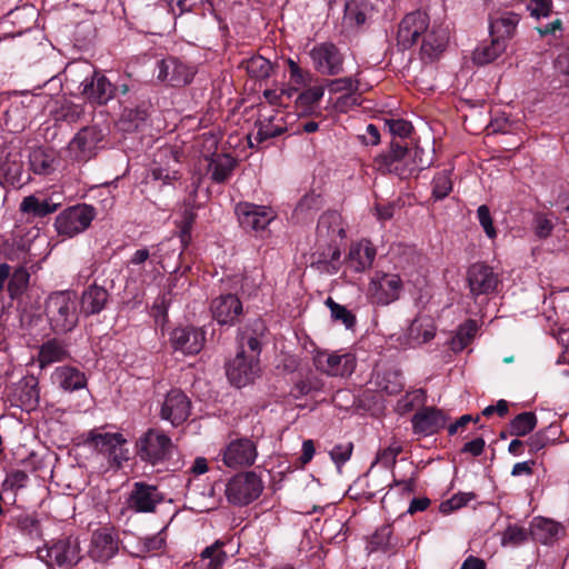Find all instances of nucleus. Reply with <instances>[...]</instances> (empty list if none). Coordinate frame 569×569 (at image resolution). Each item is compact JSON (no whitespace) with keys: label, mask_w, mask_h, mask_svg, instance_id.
I'll return each mask as SVG.
<instances>
[{"label":"nucleus","mask_w":569,"mask_h":569,"mask_svg":"<svg viewBox=\"0 0 569 569\" xmlns=\"http://www.w3.org/2000/svg\"><path fill=\"white\" fill-rule=\"evenodd\" d=\"M81 86L82 96L92 103L104 104L114 93L112 83L99 72H93L92 77L84 79Z\"/></svg>","instance_id":"23"},{"label":"nucleus","mask_w":569,"mask_h":569,"mask_svg":"<svg viewBox=\"0 0 569 569\" xmlns=\"http://www.w3.org/2000/svg\"><path fill=\"white\" fill-rule=\"evenodd\" d=\"M174 350L186 355H194L201 351L206 341V333L202 329L194 327L176 328L170 336Z\"/></svg>","instance_id":"19"},{"label":"nucleus","mask_w":569,"mask_h":569,"mask_svg":"<svg viewBox=\"0 0 569 569\" xmlns=\"http://www.w3.org/2000/svg\"><path fill=\"white\" fill-rule=\"evenodd\" d=\"M401 451V443L398 441H392L387 448L378 452L375 463H379L385 468H389L396 462V458Z\"/></svg>","instance_id":"52"},{"label":"nucleus","mask_w":569,"mask_h":569,"mask_svg":"<svg viewBox=\"0 0 569 569\" xmlns=\"http://www.w3.org/2000/svg\"><path fill=\"white\" fill-rule=\"evenodd\" d=\"M552 430V426H549L548 429L538 431L533 436H531L526 442L530 451L538 452L539 450L548 446L550 442H552V439L547 435V432H551Z\"/></svg>","instance_id":"62"},{"label":"nucleus","mask_w":569,"mask_h":569,"mask_svg":"<svg viewBox=\"0 0 569 569\" xmlns=\"http://www.w3.org/2000/svg\"><path fill=\"white\" fill-rule=\"evenodd\" d=\"M162 501L163 495L157 486L137 481L126 498V507L134 512L148 513L153 512Z\"/></svg>","instance_id":"9"},{"label":"nucleus","mask_w":569,"mask_h":569,"mask_svg":"<svg viewBox=\"0 0 569 569\" xmlns=\"http://www.w3.org/2000/svg\"><path fill=\"white\" fill-rule=\"evenodd\" d=\"M28 475L22 470H13L9 472L3 481L4 490H18L26 487Z\"/></svg>","instance_id":"61"},{"label":"nucleus","mask_w":569,"mask_h":569,"mask_svg":"<svg viewBox=\"0 0 569 569\" xmlns=\"http://www.w3.org/2000/svg\"><path fill=\"white\" fill-rule=\"evenodd\" d=\"M389 131L397 137L406 138L409 137L412 131V126L409 121L403 119H390L386 121Z\"/></svg>","instance_id":"63"},{"label":"nucleus","mask_w":569,"mask_h":569,"mask_svg":"<svg viewBox=\"0 0 569 569\" xmlns=\"http://www.w3.org/2000/svg\"><path fill=\"white\" fill-rule=\"evenodd\" d=\"M87 440L96 450L107 455L118 467L129 460V450L124 448L127 439L122 433H101L92 430L88 433Z\"/></svg>","instance_id":"8"},{"label":"nucleus","mask_w":569,"mask_h":569,"mask_svg":"<svg viewBox=\"0 0 569 569\" xmlns=\"http://www.w3.org/2000/svg\"><path fill=\"white\" fill-rule=\"evenodd\" d=\"M194 72L176 58H167L158 62V80L174 87L189 83Z\"/></svg>","instance_id":"22"},{"label":"nucleus","mask_w":569,"mask_h":569,"mask_svg":"<svg viewBox=\"0 0 569 569\" xmlns=\"http://www.w3.org/2000/svg\"><path fill=\"white\" fill-rule=\"evenodd\" d=\"M371 6L367 0H351L346 3L345 23L348 26H360L366 22L371 13Z\"/></svg>","instance_id":"39"},{"label":"nucleus","mask_w":569,"mask_h":569,"mask_svg":"<svg viewBox=\"0 0 569 569\" xmlns=\"http://www.w3.org/2000/svg\"><path fill=\"white\" fill-rule=\"evenodd\" d=\"M80 545L77 538H63L53 542L50 547L39 550L38 556L46 561L49 567H71L80 558Z\"/></svg>","instance_id":"7"},{"label":"nucleus","mask_w":569,"mask_h":569,"mask_svg":"<svg viewBox=\"0 0 569 569\" xmlns=\"http://www.w3.org/2000/svg\"><path fill=\"white\" fill-rule=\"evenodd\" d=\"M136 450L142 461L158 465L171 457L173 443L162 430L150 428L137 440Z\"/></svg>","instance_id":"3"},{"label":"nucleus","mask_w":569,"mask_h":569,"mask_svg":"<svg viewBox=\"0 0 569 569\" xmlns=\"http://www.w3.org/2000/svg\"><path fill=\"white\" fill-rule=\"evenodd\" d=\"M498 282V276L487 264L475 263L468 270V284L475 296L488 295L495 291Z\"/></svg>","instance_id":"21"},{"label":"nucleus","mask_w":569,"mask_h":569,"mask_svg":"<svg viewBox=\"0 0 569 569\" xmlns=\"http://www.w3.org/2000/svg\"><path fill=\"white\" fill-rule=\"evenodd\" d=\"M118 539L109 529L93 532L89 555L94 561L106 562L118 552Z\"/></svg>","instance_id":"24"},{"label":"nucleus","mask_w":569,"mask_h":569,"mask_svg":"<svg viewBox=\"0 0 569 569\" xmlns=\"http://www.w3.org/2000/svg\"><path fill=\"white\" fill-rule=\"evenodd\" d=\"M30 166L34 173L46 174L52 168V159L42 150L38 149L30 154Z\"/></svg>","instance_id":"53"},{"label":"nucleus","mask_w":569,"mask_h":569,"mask_svg":"<svg viewBox=\"0 0 569 569\" xmlns=\"http://www.w3.org/2000/svg\"><path fill=\"white\" fill-rule=\"evenodd\" d=\"M29 278L30 276L26 268L20 267L16 269L8 282L10 295L13 297L21 293L27 288Z\"/></svg>","instance_id":"49"},{"label":"nucleus","mask_w":569,"mask_h":569,"mask_svg":"<svg viewBox=\"0 0 569 569\" xmlns=\"http://www.w3.org/2000/svg\"><path fill=\"white\" fill-rule=\"evenodd\" d=\"M318 233L328 237H345V229L342 227V218L336 211L325 212L317 227Z\"/></svg>","instance_id":"40"},{"label":"nucleus","mask_w":569,"mask_h":569,"mask_svg":"<svg viewBox=\"0 0 569 569\" xmlns=\"http://www.w3.org/2000/svg\"><path fill=\"white\" fill-rule=\"evenodd\" d=\"M164 545V538L161 533L151 537H146L140 540L137 551H131L134 556L141 557L142 555L151 551L160 550Z\"/></svg>","instance_id":"55"},{"label":"nucleus","mask_w":569,"mask_h":569,"mask_svg":"<svg viewBox=\"0 0 569 569\" xmlns=\"http://www.w3.org/2000/svg\"><path fill=\"white\" fill-rule=\"evenodd\" d=\"M160 159H168V167L154 166L151 169V174L154 180H160L163 183H168L171 180H176L179 177L178 170L174 166L178 163V159L172 150L164 149L159 153Z\"/></svg>","instance_id":"41"},{"label":"nucleus","mask_w":569,"mask_h":569,"mask_svg":"<svg viewBox=\"0 0 569 569\" xmlns=\"http://www.w3.org/2000/svg\"><path fill=\"white\" fill-rule=\"evenodd\" d=\"M452 190V181L450 173L442 171L433 178L432 194L436 199L441 200L446 198Z\"/></svg>","instance_id":"50"},{"label":"nucleus","mask_w":569,"mask_h":569,"mask_svg":"<svg viewBox=\"0 0 569 569\" xmlns=\"http://www.w3.org/2000/svg\"><path fill=\"white\" fill-rule=\"evenodd\" d=\"M425 402V391L422 389H417L411 392H408L403 398H401L397 403V410L400 413H406L412 410L416 406L422 405Z\"/></svg>","instance_id":"51"},{"label":"nucleus","mask_w":569,"mask_h":569,"mask_svg":"<svg viewBox=\"0 0 569 569\" xmlns=\"http://www.w3.org/2000/svg\"><path fill=\"white\" fill-rule=\"evenodd\" d=\"M537 425V417L533 412H522L515 417L510 423V433L517 437H522L535 429Z\"/></svg>","instance_id":"43"},{"label":"nucleus","mask_w":569,"mask_h":569,"mask_svg":"<svg viewBox=\"0 0 569 569\" xmlns=\"http://www.w3.org/2000/svg\"><path fill=\"white\" fill-rule=\"evenodd\" d=\"M519 20V16L511 11L491 13L489 19L490 37L503 40L505 44H508L516 33Z\"/></svg>","instance_id":"25"},{"label":"nucleus","mask_w":569,"mask_h":569,"mask_svg":"<svg viewBox=\"0 0 569 569\" xmlns=\"http://www.w3.org/2000/svg\"><path fill=\"white\" fill-rule=\"evenodd\" d=\"M94 218V209L89 204H77L63 210L54 221L59 234L73 237L83 232Z\"/></svg>","instance_id":"5"},{"label":"nucleus","mask_w":569,"mask_h":569,"mask_svg":"<svg viewBox=\"0 0 569 569\" xmlns=\"http://www.w3.org/2000/svg\"><path fill=\"white\" fill-rule=\"evenodd\" d=\"M551 0H530L528 10L536 18L548 17L551 12Z\"/></svg>","instance_id":"64"},{"label":"nucleus","mask_w":569,"mask_h":569,"mask_svg":"<svg viewBox=\"0 0 569 569\" xmlns=\"http://www.w3.org/2000/svg\"><path fill=\"white\" fill-rule=\"evenodd\" d=\"M210 309L213 319L220 326H233L243 310L240 299L232 293L222 295L213 299Z\"/></svg>","instance_id":"18"},{"label":"nucleus","mask_w":569,"mask_h":569,"mask_svg":"<svg viewBox=\"0 0 569 569\" xmlns=\"http://www.w3.org/2000/svg\"><path fill=\"white\" fill-rule=\"evenodd\" d=\"M62 204V199L58 196V199H54V194L50 197H40L37 194H31L26 198L20 203V211L23 213L32 214L34 217H46L50 213L56 212Z\"/></svg>","instance_id":"27"},{"label":"nucleus","mask_w":569,"mask_h":569,"mask_svg":"<svg viewBox=\"0 0 569 569\" xmlns=\"http://www.w3.org/2000/svg\"><path fill=\"white\" fill-rule=\"evenodd\" d=\"M256 126L257 133L254 139L258 143L274 138L287 129L283 118L279 112L270 116L261 114Z\"/></svg>","instance_id":"32"},{"label":"nucleus","mask_w":569,"mask_h":569,"mask_svg":"<svg viewBox=\"0 0 569 569\" xmlns=\"http://www.w3.org/2000/svg\"><path fill=\"white\" fill-rule=\"evenodd\" d=\"M506 49L507 44H505L503 40L491 37L489 42H482L475 49L472 60L477 64H487L500 57Z\"/></svg>","instance_id":"36"},{"label":"nucleus","mask_w":569,"mask_h":569,"mask_svg":"<svg viewBox=\"0 0 569 569\" xmlns=\"http://www.w3.org/2000/svg\"><path fill=\"white\" fill-rule=\"evenodd\" d=\"M108 291L99 286H90L82 292L81 310L86 315L99 313L104 309L108 301Z\"/></svg>","instance_id":"35"},{"label":"nucleus","mask_w":569,"mask_h":569,"mask_svg":"<svg viewBox=\"0 0 569 569\" xmlns=\"http://www.w3.org/2000/svg\"><path fill=\"white\" fill-rule=\"evenodd\" d=\"M246 69L251 77L267 78L272 69L271 63L261 56L252 57L246 63Z\"/></svg>","instance_id":"48"},{"label":"nucleus","mask_w":569,"mask_h":569,"mask_svg":"<svg viewBox=\"0 0 569 569\" xmlns=\"http://www.w3.org/2000/svg\"><path fill=\"white\" fill-rule=\"evenodd\" d=\"M46 315L56 333H67L78 323L77 295L64 290L51 293L46 302Z\"/></svg>","instance_id":"2"},{"label":"nucleus","mask_w":569,"mask_h":569,"mask_svg":"<svg viewBox=\"0 0 569 569\" xmlns=\"http://www.w3.org/2000/svg\"><path fill=\"white\" fill-rule=\"evenodd\" d=\"M223 543L219 540L204 548L200 559L194 563V569H220L227 560V553L222 550Z\"/></svg>","instance_id":"37"},{"label":"nucleus","mask_w":569,"mask_h":569,"mask_svg":"<svg viewBox=\"0 0 569 569\" xmlns=\"http://www.w3.org/2000/svg\"><path fill=\"white\" fill-rule=\"evenodd\" d=\"M359 88V81L351 78L345 77L329 82L330 92L337 93L346 91L347 93H355Z\"/></svg>","instance_id":"59"},{"label":"nucleus","mask_w":569,"mask_h":569,"mask_svg":"<svg viewBox=\"0 0 569 569\" xmlns=\"http://www.w3.org/2000/svg\"><path fill=\"white\" fill-rule=\"evenodd\" d=\"M353 445L351 442L336 445L329 452L335 465L340 469L351 457Z\"/></svg>","instance_id":"58"},{"label":"nucleus","mask_w":569,"mask_h":569,"mask_svg":"<svg viewBox=\"0 0 569 569\" xmlns=\"http://www.w3.org/2000/svg\"><path fill=\"white\" fill-rule=\"evenodd\" d=\"M313 67L326 76H336L342 71L343 57L330 42L316 44L309 52Z\"/></svg>","instance_id":"12"},{"label":"nucleus","mask_w":569,"mask_h":569,"mask_svg":"<svg viewBox=\"0 0 569 569\" xmlns=\"http://www.w3.org/2000/svg\"><path fill=\"white\" fill-rule=\"evenodd\" d=\"M52 379L60 388L70 392L82 389L87 386V378L84 373L79 369L69 366L56 368L52 373Z\"/></svg>","instance_id":"31"},{"label":"nucleus","mask_w":569,"mask_h":569,"mask_svg":"<svg viewBox=\"0 0 569 569\" xmlns=\"http://www.w3.org/2000/svg\"><path fill=\"white\" fill-rule=\"evenodd\" d=\"M371 545L376 549L385 551L393 550L398 546L397 539L393 537V531L390 525H385L377 529L371 537Z\"/></svg>","instance_id":"42"},{"label":"nucleus","mask_w":569,"mask_h":569,"mask_svg":"<svg viewBox=\"0 0 569 569\" xmlns=\"http://www.w3.org/2000/svg\"><path fill=\"white\" fill-rule=\"evenodd\" d=\"M23 169V161L20 152L16 149L0 150V174L11 183L20 182Z\"/></svg>","instance_id":"29"},{"label":"nucleus","mask_w":569,"mask_h":569,"mask_svg":"<svg viewBox=\"0 0 569 569\" xmlns=\"http://www.w3.org/2000/svg\"><path fill=\"white\" fill-rule=\"evenodd\" d=\"M448 41V28L433 26L430 30L427 29L423 36L421 51L429 59H435L446 49Z\"/></svg>","instance_id":"28"},{"label":"nucleus","mask_w":569,"mask_h":569,"mask_svg":"<svg viewBox=\"0 0 569 569\" xmlns=\"http://www.w3.org/2000/svg\"><path fill=\"white\" fill-rule=\"evenodd\" d=\"M408 148L392 143L388 152L378 156L375 160L376 168L383 173H393L401 179L413 173V167L409 163Z\"/></svg>","instance_id":"10"},{"label":"nucleus","mask_w":569,"mask_h":569,"mask_svg":"<svg viewBox=\"0 0 569 569\" xmlns=\"http://www.w3.org/2000/svg\"><path fill=\"white\" fill-rule=\"evenodd\" d=\"M263 490L261 478L252 472H241L233 476L226 485L227 500L236 506H246L259 498Z\"/></svg>","instance_id":"4"},{"label":"nucleus","mask_w":569,"mask_h":569,"mask_svg":"<svg viewBox=\"0 0 569 569\" xmlns=\"http://www.w3.org/2000/svg\"><path fill=\"white\" fill-rule=\"evenodd\" d=\"M446 422L447 418L442 411L433 407L418 410L411 419L413 432L422 437L437 433Z\"/></svg>","instance_id":"20"},{"label":"nucleus","mask_w":569,"mask_h":569,"mask_svg":"<svg viewBox=\"0 0 569 569\" xmlns=\"http://www.w3.org/2000/svg\"><path fill=\"white\" fill-rule=\"evenodd\" d=\"M410 153L409 163L413 167V172L423 170L431 163V157L428 152L418 146L412 149H408Z\"/></svg>","instance_id":"57"},{"label":"nucleus","mask_w":569,"mask_h":569,"mask_svg":"<svg viewBox=\"0 0 569 569\" xmlns=\"http://www.w3.org/2000/svg\"><path fill=\"white\" fill-rule=\"evenodd\" d=\"M240 350L227 366L229 381L238 388L252 382L260 373L261 343L257 337H242Z\"/></svg>","instance_id":"1"},{"label":"nucleus","mask_w":569,"mask_h":569,"mask_svg":"<svg viewBox=\"0 0 569 569\" xmlns=\"http://www.w3.org/2000/svg\"><path fill=\"white\" fill-rule=\"evenodd\" d=\"M375 258L376 249L369 241L357 242L350 247L346 269L353 272H363L372 266Z\"/></svg>","instance_id":"26"},{"label":"nucleus","mask_w":569,"mask_h":569,"mask_svg":"<svg viewBox=\"0 0 569 569\" xmlns=\"http://www.w3.org/2000/svg\"><path fill=\"white\" fill-rule=\"evenodd\" d=\"M429 26V18L422 11H415L407 14L400 22L398 29V44L403 49L416 43L421 34H425Z\"/></svg>","instance_id":"17"},{"label":"nucleus","mask_w":569,"mask_h":569,"mask_svg":"<svg viewBox=\"0 0 569 569\" xmlns=\"http://www.w3.org/2000/svg\"><path fill=\"white\" fill-rule=\"evenodd\" d=\"M208 160V173L212 181L217 183L224 182L230 178L236 167V160L229 154H212Z\"/></svg>","instance_id":"33"},{"label":"nucleus","mask_w":569,"mask_h":569,"mask_svg":"<svg viewBox=\"0 0 569 569\" xmlns=\"http://www.w3.org/2000/svg\"><path fill=\"white\" fill-rule=\"evenodd\" d=\"M527 538L528 533L525 528L511 525L505 530L501 541L503 546L515 547L525 542Z\"/></svg>","instance_id":"54"},{"label":"nucleus","mask_w":569,"mask_h":569,"mask_svg":"<svg viewBox=\"0 0 569 569\" xmlns=\"http://www.w3.org/2000/svg\"><path fill=\"white\" fill-rule=\"evenodd\" d=\"M379 388L389 395H397L402 391L405 383L402 376L398 371H387L382 376H378L377 381Z\"/></svg>","instance_id":"44"},{"label":"nucleus","mask_w":569,"mask_h":569,"mask_svg":"<svg viewBox=\"0 0 569 569\" xmlns=\"http://www.w3.org/2000/svg\"><path fill=\"white\" fill-rule=\"evenodd\" d=\"M403 282L399 274L376 272L368 286V295L373 303L388 306L397 301L402 292Z\"/></svg>","instance_id":"6"},{"label":"nucleus","mask_w":569,"mask_h":569,"mask_svg":"<svg viewBox=\"0 0 569 569\" xmlns=\"http://www.w3.org/2000/svg\"><path fill=\"white\" fill-rule=\"evenodd\" d=\"M191 402L189 398L181 390L173 389L167 393L161 405L160 417L178 427L189 418Z\"/></svg>","instance_id":"15"},{"label":"nucleus","mask_w":569,"mask_h":569,"mask_svg":"<svg viewBox=\"0 0 569 569\" xmlns=\"http://www.w3.org/2000/svg\"><path fill=\"white\" fill-rule=\"evenodd\" d=\"M326 305L330 309L331 317L333 320L341 321L346 326V328L353 327L356 322V317L345 306L335 302L330 297L326 300Z\"/></svg>","instance_id":"46"},{"label":"nucleus","mask_w":569,"mask_h":569,"mask_svg":"<svg viewBox=\"0 0 569 569\" xmlns=\"http://www.w3.org/2000/svg\"><path fill=\"white\" fill-rule=\"evenodd\" d=\"M477 216L480 226L483 228L488 238L493 239L497 236L496 228L493 227V221L490 214V210L486 204H481L477 209Z\"/></svg>","instance_id":"60"},{"label":"nucleus","mask_w":569,"mask_h":569,"mask_svg":"<svg viewBox=\"0 0 569 569\" xmlns=\"http://www.w3.org/2000/svg\"><path fill=\"white\" fill-rule=\"evenodd\" d=\"M323 93L325 89L322 86H315L301 92L298 96L296 102L299 107L307 111L315 107L321 100Z\"/></svg>","instance_id":"47"},{"label":"nucleus","mask_w":569,"mask_h":569,"mask_svg":"<svg viewBox=\"0 0 569 569\" xmlns=\"http://www.w3.org/2000/svg\"><path fill=\"white\" fill-rule=\"evenodd\" d=\"M477 332V325L475 321L469 320L459 327L457 335L451 340V348L453 350H462L469 345Z\"/></svg>","instance_id":"45"},{"label":"nucleus","mask_w":569,"mask_h":569,"mask_svg":"<svg viewBox=\"0 0 569 569\" xmlns=\"http://www.w3.org/2000/svg\"><path fill=\"white\" fill-rule=\"evenodd\" d=\"M257 446L250 439L230 441L219 453L221 461L228 468H242L253 465L257 458Z\"/></svg>","instance_id":"11"},{"label":"nucleus","mask_w":569,"mask_h":569,"mask_svg":"<svg viewBox=\"0 0 569 569\" xmlns=\"http://www.w3.org/2000/svg\"><path fill=\"white\" fill-rule=\"evenodd\" d=\"M316 368L328 376L351 375L356 367V359L351 353L338 355L326 350L313 355Z\"/></svg>","instance_id":"14"},{"label":"nucleus","mask_w":569,"mask_h":569,"mask_svg":"<svg viewBox=\"0 0 569 569\" xmlns=\"http://www.w3.org/2000/svg\"><path fill=\"white\" fill-rule=\"evenodd\" d=\"M236 212L240 224L244 229L263 230L274 218V211L264 206H258L250 202L239 203Z\"/></svg>","instance_id":"16"},{"label":"nucleus","mask_w":569,"mask_h":569,"mask_svg":"<svg viewBox=\"0 0 569 569\" xmlns=\"http://www.w3.org/2000/svg\"><path fill=\"white\" fill-rule=\"evenodd\" d=\"M102 138L103 133L97 127L82 128L68 144L69 156L77 161L91 159Z\"/></svg>","instance_id":"13"},{"label":"nucleus","mask_w":569,"mask_h":569,"mask_svg":"<svg viewBox=\"0 0 569 569\" xmlns=\"http://www.w3.org/2000/svg\"><path fill=\"white\" fill-rule=\"evenodd\" d=\"M68 357L66 346L57 340L51 339L44 342L39 350L38 361L41 368H44L53 362H59Z\"/></svg>","instance_id":"38"},{"label":"nucleus","mask_w":569,"mask_h":569,"mask_svg":"<svg viewBox=\"0 0 569 569\" xmlns=\"http://www.w3.org/2000/svg\"><path fill=\"white\" fill-rule=\"evenodd\" d=\"M475 499L473 493H457L450 499L440 503V511L445 515L465 507L469 501Z\"/></svg>","instance_id":"56"},{"label":"nucleus","mask_w":569,"mask_h":569,"mask_svg":"<svg viewBox=\"0 0 569 569\" xmlns=\"http://www.w3.org/2000/svg\"><path fill=\"white\" fill-rule=\"evenodd\" d=\"M560 533H562V527L551 519L537 517L530 523L531 537L541 543L552 542Z\"/></svg>","instance_id":"34"},{"label":"nucleus","mask_w":569,"mask_h":569,"mask_svg":"<svg viewBox=\"0 0 569 569\" xmlns=\"http://www.w3.org/2000/svg\"><path fill=\"white\" fill-rule=\"evenodd\" d=\"M436 335L433 320L427 316L417 317L408 329V345L420 346L429 342Z\"/></svg>","instance_id":"30"}]
</instances>
